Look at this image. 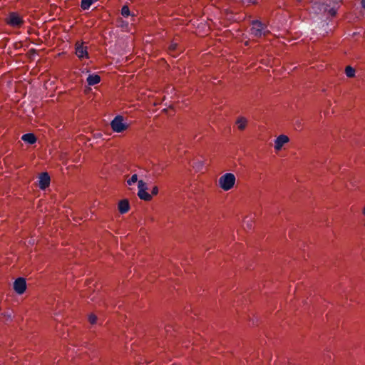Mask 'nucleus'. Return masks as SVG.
<instances>
[{
  "mask_svg": "<svg viewBox=\"0 0 365 365\" xmlns=\"http://www.w3.org/2000/svg\"><path fill=\"white\" fill-rule=\"evenodd\" d=\"M5 22L12 28L19 29L24 25V20L18 12L11 11L5 18Z\"/></svg>",
  "mask_w": 365,
  "mask_h": 365,
  "instance_id": "obj_1",
  "label": "nucleus"
},
{
  "mask_svg": "<svg viewBox=\"0 0 365 365\" xmlns=\"http://www.w3.org/2000/svg\"><path fill=\"white\" fill-rule=\"evenodd\" d=\"M236 178L234 174L227 173L219 178V185L225 191L231 190L235 183Z\"/></svg>",
  "mask_w": 365,
  "mask_h": 365,
  "instance_id": "obj_2",
  "label": "nucleus"
},
{
  "mask_svg": "<svg viewBox=\"0 0 365 365\" xmlns=\"http://www.w3.org/2000/svg\"><path fill=\"white\" fill-rule=\"evenodd\" d=\"M265 26L259 20H254L252 21V28L250 34L255 37H261L262 35H265Z\"/></svg>",
  "mask_w": 365,
  "mask_h": 365,
  "instance_id": "obj_3",
  "label": "nucleus"
},
{
  "mask_svg": "<svg viewBox=\"0 0 365 365\" xmlns=\"http://www.w3.org/2000/svg\"><path fill=\"white\" fill-rule=\"evenodd\" d=\"M110 126L116 133H121L128 128V125L123 122V118L121 115L115 116L111 121Z\"/></svg>",
  "mask_w": 365,
  "mask_h": 365,
  "instance_id": "obj_4",
  "label": "nucleus"
},
{
  "mask_svg": "<svg viewBox=\"0 0 365 365\" xmlns=\"http://www.w3.org/2000/svg\"><path fill=\"white\" fill-rule=\"evenodd\" d=\"M138 195L140 199L145 201H150L152 199V195L146 192L148 190L146 183L143 180H139L138 182Z\"/></svg>",
  "mask_w": 365,
  "mask_h": 365,
  "instance_id": "obj_5",
  "label": "nucleus"
},
{
  "mask_svg": "<svg viewBox=\"0 0 365 365\" xmlns=\"http://www.w3.org/2000/svg\"><path fill=\"white\" fill-rule=\"evenodd\" d=\"M26 289V283L25 279L19 277L16 279L14 283V289L19 294H22Z\"/></svg>",
  "mask_w": 365,
  "mask_h": 365,
  "instance_id": "obj_6",
  "label": "nucleus"
},
{
  "mask_svg": "<svg viewBox=\"0 0 365 365\" xmlns=\"http://www.w3.org/2000/svg\"><path fill=\"white\" fill-rule=\"evenodd\" d=\"M76 54L80 59L88 58L87 47L83 46V42H77L76 43Z\"/></svg>",
  "mask_w": 365,
  "mask_h": 365,
  "instance_id": "obj_7",
  "label": "nucleus"
},
{
  "mask_svg": "<svg viewBox=\"0 0 365 365\" xmlns=\"http://www.w3.org/2000/svg\"><path fill=\"white\" fill-rule=\"evenodd\" d=\"M50 176L47 173H42L39 176L38 186L41 190H45L50 185Z\"/></svg>",
  "mask_w": 365,
  "mask_h": 365,
  "instance_id": "obj_8",
  "label": "nucleus"
},
{
  "mask_svg": "<svg viewBox=\"0 0 365 365\" xmlns=\"http://www.w3.org/2000/svg\"><path fill=\"white\" fill-rule=\"evenodd\" d=\"M289 141V138L285 135H279L274 142V149L279 150L283 145Z\"/></svg>",
  "mask_w": 365,
  "mask_h": 365,
  "instance_id": "obj_9",
  "label": "nucleus"
},
{
  "mask_svg": "<svg viewBox=\"0 0 365 365\" xmlns=\"http://www.w3.org/2000/svg\"><path fill=\"white\" fill-rule=\"evenodd\" d=\"M181 51L182 50L179 48L177 43L171 42L168 46L169 53L174 57H176Z\"/></svg>",
  "mask_w": 365,
  "mask_h": 365,
  "instance_id": "obj_10",
  "label": "nucleus"
},
{
  "mask_svg": "<svg viewBox=\"0 0 365 365\" xmlns=\"http://www.w3.org/2000/svg\"><path fill=\"white\" fill-rule=\"evenodd\" d=\"M130 205L128 200H122L118 203V210L121 214H125L128 212Z\"/></svg>",
  "mask_w": 365,
  "mask_h": 365,
  "instance_id": "obj_11",
  "label": "nucleus"
},
{
  "mask_svg": "<svg viewBox=\"0 0 365 365\" xmlns=\"http://www.w3.org/2000/svg\"><path fill=\"white\" fill-rule=\"evenodd\" d=\"M21 140L29 144H34L36 142V137L34 133H26L22 135Z\"/></svg>",
  "mask_w": 365,
  "mask_h": 365,
  "instance_id": "obj_12",
  "label": "nucleus"
},
{
  "mask_svg": "<svg viewBox=\"0 0 365 365\" xmlns=\"http://www.w3.org/2000/svg\"><path fill=\"white\" fill-rule=\"evenodd\" d=\"M86 81L89 86H94L101 81V77L98 74H90Z\"/></svg>",
  "mask_w": 365,
  "mask_h": 365,
  "instance_id": "obj_13",
  "label": "nucleus"
},
{
  "mask_svg": "<svg viewBox=\"0 0 365 365\" xmlns=\"http://www.w3.org/2000/svg\"><path fill=\"white\" fill-rule=\"evenodd\" d=\"M247 122V119L245 118L240 117V118H237V120L236 121V123L238 125V128L240 130H243L246 128Z\"/></svg>",
  "mask_w": 365,
  "mask_h": 365,
  "instance_id": "obj_14",
  "label": "nucleus"
},
{
  "mask_svg": "<svg viewBox=\"0 0 365 365\" xmlns=\"http://www.w3.org/2000/svg\"><path fill=\"white\" fill-rule=\"evenodd\" d=\"M345 73L347 77L352 78L355 76V69L353 67L348 66L345 68Z\"/></svg>",
  "mask_w": 365,
  "mask_h": 365,
  "instance_id": "obj_15",
  "label": "nucleus"
},
{
  "mask_svg": "<svg viewBox=\"0 0 365 365\" xmlns=\"http://www.w3.org/2000/svg\"><path fill=\"white\" fill-rule=\"evenodd\" d=\"M121 15L124 17H128L131 15L128 6L124 5L121 9Z\"/></svg>",
  "mask_w": 365,
  "mask_h": 365,
  "instance_id": "obj_16",
  "label": "nucleus"
},
{
  "mask_svg": "<svg viewBox=\"0 0 365 365\" xmlns=\"http://www.w3.org/2000/svg\"><path fill=\"white\" fill-rule=\"evenodd\" d=\"M138 181V175L136 174H134L131 176V178L128 180L127 183L129 185H133V183L136 182Z\"/></svg>",
  "mask_w": 365,
  "mask_h": 365,
  "instance_id": "obj_17",
  "label": "nucleus"
},
{
  "mask_svg": "<svg viewBox=\"0 0 365 365\" xmlns=\"http://www.w3.org/2000/svg\"><path fill=\"white\" fill-rule=\"evenodd\" d=\"M91 324H94L96 322L97 317L95 314H91L88 317Z\"/></svg>",
  "mask_w": 365,
  "mask_h": 365,
  "instance_id": "obj_18",
  "label": "nucleus"
},
{
  "mask_svg": "<svg viewBox=\"0 0 365 365\" xmlns=\"http://www.w3.org/2000/svg\"><path fill=\"white\" fill-rule=\"evenodd\" d=\"M243 4H256L257 0H240Z\"/></svg>",
  "mask_w": 365,
  "mask_h": 365,
  "instance_id": "obj_19",
  "label": "nucleus"
},
{
  "mask_svg": "<svg viewBox=\"0 0 365 365\" xmlns=\"http://www.w3.org/2000/svg\"><path fill=\"white\" fill-rule=\"evenodd\" d=\"M158 193V187L154 186L151 190V195H156Z\"/></svg>",
  "mask_w": 365,
  "mask_h": 365,
  "instance_id": "obj_20",
  "label": "nucleus"
},
{
  "mask_svg": "<svg viewBox=\"0 0 365 365\" xmlns=\"http://www.w3.org/2000/svg\"><path fill=\"white\" fill-rule=\"evenodd\" d=\"M362 7L365 9V0H361Z\"/></svg>",
  "mask_w": 365,
  "mask_h": 365,
  "instance_id": "obj_21",
  "label": "nucleus"
},
{
  "mask_svg": "<svg viewBox=\"0 0 365 365\" xmlns=\"http://www.w3.org/2000/svg\"><path fill=\"white\" fill-rule=\"evenodd\" d=\"M247 227L250 229H251L252 225L249 222H247Z\"/></svg>",
  "mask_w": 365,
  "mask_h": 365,
  "instance_id": "obj_22",
  "label": "nucleus"
},
{
  "mask_svg": "<svg viewBox=\"0 0 365 365\" xmlns=\"http://www.w3.org/2000/svg\"><path fill=\"white\" fill-rule=\"evenodd\" d=\"M122 24H123V25H121V27H123V26H125V22L122 21Z\"/></svg>",
  "mask_w": 365,
  "mask_h": 365,
  "instance_id": "obj_23",
  "label": "nucleus"
},
{
  "mask_svg": "<svg viewBox=\"0 0 365 365\" xmlns=\"http://www.w3.org/2000/svg\"><path fill=\"white\" fill-rule=\"evenodd\" d=\"M122 24H123V25H121V27H123V26H125V22L122 21Z\"/></svg>",
  "mask_w": 365,
  "mask_h": 365,
  "instance_id": "obj_24",
  "label": "nucleus"
},
{
  "mask_svg": "<svg viewBox=\"0 0 365 365\" xmlns=\"http://www.w3.org/2000/svg\"><path fill=\"white\" fill-rule=\"evenodd\" d=\"M122 24H123V25H121V27H123V26H125V22L122 21Z\"/></svg>",
  "mask_w": 365,
  "mask_h": 365,
  "instance_id": "obj_25",
  "label": "nucleus"
},
{
  "mask_svg": "<svg viewBox=\"0 0 365 365\" xmlns=\"http://www.w3.org/2000/svg\"><path fill=\"white\" fill-rule=\"evenodd\" d=\"M122 24H123V25H121V27H123V26H125V22L122 21Z\"/></svg>",
  "mask_w": 365,
  "mask_h": 365,
  "instance_id": "obj_26",
  "label": "nucleus"
},
{
  "mask_svg": "<svg viewBox=\"0 0 365 365\" xmlns=\"http://www.w3.org/2000/svg\"><path fill=\"white\" fill-rule=\"evenodd\" d=\"M363 214L365 215V207L363 210Z\"/></svg>",
  "mask_w": 365,
  "mask_h": 365,
  "instance_id": "obj_27",
  "label": "nucleus"
},
{
  "mask_svg": "<svg viewBox=\"0 0 365 365\" xmlns=\"http://www.w3.org/2000/svg\"><path fill=\"white\" fill-rule=\"evenodd\" d=\"M297 126L299 128L300 127V123H297Z\"/></svg>",
  "mask_w": 365,
  "mask_h": 365,
  "instance_id": "obj_28",
  "label": "nucleus"
}]
</instances>
